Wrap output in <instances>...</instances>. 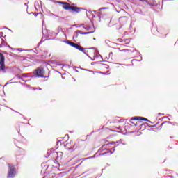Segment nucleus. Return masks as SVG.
<instances>
[{"instance_id":"1","label":"nucleus","mask_w":178,"mask_h":178,"mask_svg":"<svg viewBox=\"0 0 178 178\" xmlns=\"http://www.w3.org/2000/svg\"><path fill=\"white\" fill-rule=\"evenodd\" d=\"M54 3H58L59 5H63V8L65 9V10H67L70 13H80L81 10H86L87 11V9H85L84 8L77 7V6H72L70 4H67V3L66 1H54Z\"/></svg>"},{"instance_id":"2","label":"nucleus","mask_w":178,"mask_h":178,"mask_svg":"<svg viewBox=\"0 0 178 178\" xmlns=\"http://www.w3.org/2000/svg\"><path fill=\"white\" fill-rule=\"evenodd\" d=\"M51 72L49 71L48 76H45V69L40 66L33 70V75L31 76L33 79H49Z\"/></svg>"},{"instance_id":"3","label":"nucleus","mask_w":178,"mask_h":178,"mask_svg":"<svg viewBox=\"0 0 178 178\" xmlns=\"http://www.w3.org/2000/svg\"><path fill=\"white\" fill-rule=\"evenodd\" d=\"M8 173L7 177L8 178L15 177L16 175V168L13 165H12V164L10 163H8Z\"/></svg>"},{"instance_id":"4","label":"nucleus","mask_w":178,"mask_h":178,"mask_svg":"<svg viewBox=\"0 0 178 178\" xmlns=\"http://www.w3.org/2000/svg\"><path fill=\"white\" fill-rule=\"evenodd\" d=\"M42 34L44 37H46V38L52 37V34H54V32H51V30L47 29V28L44 29V21L42 22Z\"/></svg>"},{"instance_id":"5","label":"nucleus","mask_w":178,"mask_h":178,"mask_svg":"<svg viewBox=\"0 0 178 178\" xmlns=\"http://www.w3.org/2000/svg\"><path fill=\"white\" fill-rule=\"evenodd\" d=\"M54 156H56L54 159V162L56 163L58 162V159L60 161L63 156V152H54Z\"/></svg>"},{"instance_id":"6","label":"nucleus","mask_w":178,"mask_h":178,"mask_svg":"<svg viewBox=\"0 0 178 178\" xmlns=\"http://www.w3.org/2000/svg\"><path fill=\"white\" fill-rule=\"evenodd\" d=\"M63 42H65V44H67V45H70V47H72L73 48H75V49H77L79 48V44L76 43H73L70 40H63Z\"/></svg>"},{"instance_id":"7","label":"nucleus","mask_w":178,"mask_h":178,"mask_svg":"<svg viewBox=\"0 0 178 178\" xmlns=\"http://www.w3.org/2000/svg\"><path fill=\"white\" fill-rule=\"evenodd\" d=\"M76 49H78V51H80L81 52H83V54H84L85 55H86V56H88V58H91V56H90V55H88V54H87V52H88V51H86V49H87V48H84L80 45H79V48H77Z\"/></svg>"},{"instance_id":"8","label":"nucleus","mask_w":178,"mask_h":178,"mask_svg":"<svg viewBox=\"0 0 178 178\" xmlns=\"http://www.w3.org/2000/svg\"><path fill=\"white\" fill-rule=\"evenodd\" d=\"M158 124H159V122H157L156 124H155L154 125L149 124L148 122H145L143 124H141L140 126H145L143 128V130H145L147 126V127H156V126H158Z\"/></svg>"},{"instance_id":"9","label":"nucleus","mask_w":178,"mask_h":178,"mask_svg":"<svg viewBox=\"0 0 178 178\" xmlns=\"http://www.w3.org/2000/svg\"><path fill=\"white\" fill-rule=\"evenodd\" d=\"M5 64V56L0 53V66H3Z\"/></svg>"},{"instance_id":"10","label":"nucleus","mask_w":178,"mask_h":178,"mask_svg":"<svg viewBox=\"0 0 178 178\" xmlns=\"http://www.w3.org/2000/svg\"><path fill=\"white\" fill-rule=\"evenodd\" d=\"M86 15L88 17H92V19H94V17H95V15L92 13V10H88V13H86Z\"/></svg>"},{"instance_id":"11","label":"nucleus","mask_w":178,"mask_h":178,"mask_svg":"<svg viewBox=\"0 0 178 178\" xmlns=\"http://www.w3.org/2000/svg\"><path fill=\"white\" fill-rule=\"evenodd\" d=\"M108 154H109L110 155H112V154H113V152H111V149H110V150L108 149V150L107 152H106L99 154V156H105V155H108Z\"/></svg>"},{"instance_id":"12","label":"nucleus","mask_w":178,"mask_h":178,"mask_svg":"<svg viewBox=\"0 0 178 178\" xmlns=\"http://www.w3.org/2000/svg\"><path fill=\"white\" fill-rule=\"evenodd\" d=\"M6 69H8V67L5 66V63H4L3 66L0 65V73L1 72H2V73H6V71H5L6 70Z\"/></svg>"},{"instance_id":"13","label":"nucleus","mask_w":178,"mask_h":178,"mask_svg":"<svg viewBox=\"0 0 178 178\" xmlns=\"http://www.w3.org/2000/svg\"><path fill=\"white\" fill-rule=\"evenodd\" d=\"M94 158H98V152H96L93 156L90 157H86L84 159L85 161H87V159H94Z\"/></svg>"},{"instance_id":"14","label":"nucleus","mask_w":178,"mask_h":178,"mask_svg":"<svg viewBox=\"0 0 178 178\" xmlns=\"http://www.w3.org/2000/svg\"><path fill=\"white\" fill-rule=\"evenodd\" d=\"M102 151H109V149L105 147V145H102L98 150V152H102Z\"/></svg>"},{"instance_id":"15","label":"nucleus","mask_w":178,"mask_h":178,"mask_svg":"<svg viewBox=\"0 0 178 178\" xmlns=\"http://www.w3.org/2000/svg\"><path fill=\"white\" fill-rule=\"evenodd\" d=\"M96 73H99L100 74H104V76H108L111 74V72L109 70L106 71V72H97Z\"/></svg>"},{"instance_id":"16","label":"nucleus","mask_w":178,"mask_h":178,"mask_svg":"<svg viewBox=\"0 0 178 178\" xmlns=\"http://www.w3.org/2000/svg\"><path fill=\"white\" fill-rule=\"evenodd\" d=\"M105 42L109 47H111V46L115 44V43L111 42L109 40H106Z\"/></svg>"},{"instance_id":"17","label":"nucleus","mask_w":178,"mask_h":178,"mask_svg":"<svg viewBox=\"0 0 178 178\" xmlns=\"http://www.w3.org/2000/svg\"><path fill=\"white\" fill-rule=\"evenodd\" d=\"M141 116H135L130 119V120H140Z\"/></svg>"},{"instance_id":"18","label":"nucleus","mask_w":178,"mask_h":178,"mask_svg":"<svg viewBox=\"0 0 178 178\" xmlns=\"http://www.w3.org/2000/svg\"><path fill=\"white\" fill-rule=\"evenodd\" d=\"M102 64V61H95L91 63V65L94 66V65H101Z\"/></svg>"},{"instance_id":"19","label":"nucleus","mask_w":178,"mask_h":178,"mask_svg":"<svg viewBox=\"0 0 178 178\" xmlns=\"http://www.w3.org/2000/svg\"><path fill=\"white\" fill-rule=\"evenodd\" d=\"M5 44H6V42L5 41V40L1 39V43L0 44V48H2V47H5Z\"/></svg>"},{"instance_id":"20","label":"nucleus","mask_w":178,"mask_h":178,"mask_svg":"<svg viewBox=\"0 0 178 178\" xmlns=\"http://www.w3.org/2000/svg\"><path fill=\"white\" fill-rule=\"evenodd\" d=\"M133 133H136V131H129V132H127V131H126V132H125V133H123L122 134H123V136H127L128 134H133Z\"/></svg>"},{"instance_id":"21","label":"nucleus","mask_w":178,"mask_h":178,"mask_svg":"<svg viewBox=\"0 0 178 178\" xmlns=\"http://www.w3.org/2000/svg\"><path fill=\"white\" fill-rule=\"evenodd\" d=\"M5 47H8V48H9L10 49H12V51H15V48L10 47V45H9L8 44V42H6V44H5Z\"/></svg>"},{"instance_id":"22","label":"nucleus","mask_w":178,"mask_h":178,"mask_svg":"<svg viewBox=\"0 0 178 178\" xmlns=\"http://www.w3.org/2000/svg\"><path fill=\"white\" fill-rule=\"evenodd\" d=\"M81 70H84L85 72H90V73H93V74H95V72L92 71V70H87L86 68H81Z\"/></svg>"},{"instance_id":"23","label":"nucleus","mask_w":178,"mask_h":178,"mask_svg":"<svg viewBox=\"0 0 178 178\" xmlns=\"http://www.w3.org/2000/svg\"><path fill=\"white\" fill-rule=\"evenodd\" d=\"M93 33H95V31H90V32H83L82 35H87V34H92Z\"/></svg>"},{"instance_id":"24","label":"nucleus","mask_w":178,"mask_h":178,"mask_svg":"<svg viewBox=\"0 0 178 178\" xmlns=\"http://www.w3.org/2000/svg\"><path fill=\"white\" fill-rule=\"evenodd\" d=\"M83 29H85V30H86L87 31H90V30H91V26L89 25H87L86 27L83 26Z\"/></svg>"},{"instance_id":"25","label":"nucleus","mask_w":178,"mask_h":178,"mask_svg":"<svg viewBox=\"0 0 178 178\" xmlns=\"http://www.w3.org/2000/svg\"><path fill=\"white\" fill-rule=\"evenodd\" d=\"M127 124L128 125H125L124 131H127V129H130V127H131V126H133V125H131V124H130L129 123H127Z\"/></svg>"},{"instance_id":"26","label":"nucleus","mask_w":178,"mask_h":178,"mask_svg":"<svg viewBox=\"0 0 178 178\" xmlns=\"http://www.w3.org/2000/svg\"><path fill=\"white\" fill-rule=\"evenodd\" d=\"M35 51H33V52L35 53V54H37V55H38V54H40V52L41 51V50H40V49H38V48H35L34 49Z\"/></svg>"},{"instance_id":"27","label":"nucleus","mask_w":178,"mask_h":178,"mask_svg":"<svg viewBox=\"0 0 178 178\" xmlns=\"http://www.w3.org/2000/svg\"><path fill=\"white\" fill-rule=\"evenodd\" d=\"M0 52H1V54H3V55H8V56H12V55L9 54L8 52L6 51H3L2 50H0Z\"/></svg>"},{"instance_id":"28","label":"nucleus","mask_w":178,"mask_h":178,"mask_svg":"<svg viewBox=\"0 0 178 178\" xmlns=\"http://www.w3.org/2000/svg\"><path fill=\"white\" fill-rule=\"evenodd\" d=\"M140 120H143V122H150L148 118H145L144 117H140Z\"/></svg>"},{"instance_id":"29","label":"nucleus","mask_w":178,"mask_h":178,"mask_svg":"<svg viewBox=\"0 0 178 178\" xmlns=\"http://www.w3.org/2000/svg\"><path fill=\"white\" fill-rule=\"evenodd\" d=\"M116 147H119V144H117L115 146H114L113 147H112L111 149V151H113V152L114 153L115 152V151H116Z\"/></svg>"},{"instance_id":"30","label":"nucleus","mask_w":178,"mask_h":178,"mask_svg":"<svg viewBox=\"0 0 178 178\" xmlns=\"http://www.w3.org/2000/svg\"><path fill=\"white\" fill-rule=\"evenodd\" d=\"M79 37V33L76 31L74 33L73 38H77Z\"/></svg>"},{"instance_id":"31","label":"nucleus","mask_w":178,"mask_h":178,"mask_svg":"<svg viewBox=\"0 0 178 178\" xmlns=\"http://www.w3.org/2000/svg\"><path fill=\"white\" fill-rule=\"evenodd\" d=\"M143 60V56H141L140 55V60H136V59H134L132 60V62H141Z\"/></svg>"},{"instance_id":"32","label":"nucleus","mask_w":178,"mask_h":178,"mask_svg":"<svg viewBox=\"0 0 178 178\" xmlns=\"http://www.w3.org/2000/svg\"><path fill=\"white\" fill-rule=\"evenodd\" d=\"M20 60H27V58L24 56H18Z\"/></svg>"},{"instance_id":"33","label":"nucleus","mask_w":178,"mask_h":178,"mask_svg":"<svg viewBox=\"0 0 178 178\" xmlns=\"http://www.w3.org/2000/svg\"><path fill=\"white\" fill-rule=\"evenodd\" d=\"M133 52H137V54H138L139 56H141V53H140V51H138V50H136V49H134Z\"/></svg>"},{"instance_id":"34","label":"nucleus","mask_w":178,"mask_h":178,"mask_svg":"<svg viewBox=\"0 0 178 178\" xmlns=\"http://www.w3.org/2000/svg\"><path fill=\"white\" fill-rule=\"evenodd\" d=\"M101 16H102V13H101V11H99L97 13V17H99V19H101Z\"/></svg>"},{"instance_id":"35","label":"nucleus","mask_w":178,"mask_h":178,"mask_svg":"<svg viewBox=\"0 0 178 178\" xmlns=\"http://www.w3.org/2000/svg\"><path fill=\"white\" fill-rule=\"evenodd\" d=\"M102 66H106L105 67V69H109V65H108V64H104V63H102L101 64Z\"/></svg>"},{"instance_id":"36","label":"nucleus","mask_w":178,"mask_h":178,"mask_svg":"<svg viewBox=\"0 0 178 178\" xmlns=\"http://www.w3.org/2000/svg\"><path fill=\"white\" fill-rule=\"evenodd\" d=\"M50 16H54V17H59V15L50 13Z\"/></svg>"},{"instance_id":"37","label":"nucleus","mask_w":178,"mask_h":178,"mask_svg":"<svg viewBox=\"0 0 178 178\" xmlns=\"http://www.w3.org/2000/svg\"><path fill=\"white\" fill-rule=\"evenodd\" d=\"M173 177H177L173 176V175H167L165 177V178H173Z\"/></svg>"},{"instance_id":"38","label":"nucleus","mask_w":178,"mask_h":178,"mask_svg":"<svg viewBox=\"0 0 178 178\" xmlns=\"http://www.w3.org/2000/svg\"><path fill=\"white\" fill-rule=\"evenodd\" d=\"M110 145H116V142L111 141L109 143Z\"/></svg>"},{"instance_id":"39","label":"nucleus","mask_w":178,"mask_h":178,"mask_svg":"<svg viewBox=\"0 0 178 178\" xmlns=\"http://www.w3.org/2000/svg\"><path fill=\"white\" fill-rule=\"evenodd\" d=\"M165 124V123H161V124H160V126L158 127V129H159V130H161L162 129V126H163Z\"/></svg>"},{"instance_id":"40","label":"nucleus","mask_w":178,"mask_h":178,"mask_svg":"<svg viewBox=\"0 0 178 178\" xmlns=\"http://www.w3.org/2000/svg\"><path fill=\"white\" fill-rule=\"evenodd\" d=\"M0 35H1V36H0V38H1V40H3V32H0Z\"/></svg>"},{"instance_id":"41","label":"nucleus","mask_w":178,"mask_h":178,"mask_svg":"<svg viewBox=\"0 0 178 178\" xmlns=\"http://www.w3.org/2000/svg\"><path fill=\"white\" fill-rule=\"evenodd\" d=\"M105 9H108V8H106V7L101 8L99 9V12H101V10H104Z\"/></svg>"},{"instance_id":"42","label":"nucleus","mask_w":178,"mask_h":178,"mask_svg":"<svg viewBox=\"0 0 178 178\" xmlns=\"http://www.w3.org/2000/svg\"><path fill=\"white\" fill-rule=\"evenodd\" d=\"M42 40H41L38 44V46L36 47V48H40V45H41V44H42Z\"/></svg>"},{"instance_id":"43","label":"nucleus","mask_w":178,"mask_h":178,"mask_svg":"<svg viewBox=\"0 0 178 178\" xmlns=\"http://www.w3.org/2000/svg\"><path fill=\"white\" fill-rule=\"evenodd\" d=\"M37 6H38V8H40V4L38 3V1H35V8L37 7Z\"/></svg>"},{"instance_id":"44","label":"nucleus","mask_w":178,"mask_h":178,"mask_svg":"<svg viewBox=\"0 0 178 178\" xmlns=\"http://www.w3.org/2000/svg\"><path fill=\"white\" fill-rule=\"evenodd\" d=\"M122 141H123V139H120L119 140L116 141V144H120V143H122Z\"/></svg>"},{"instance_id":"45","label":"nucleus","mask_w":178,"mask_h":178,"mask_svg":"<svg viewBox=\"0 0 178 178\" xmlns=\"http://www.w3.org/2000/svg\"><path fill=\"white\" fill-rule=\"evenodd\" d=\"M140 123H141V121L137 122L136 124H134V126L137 127V126H138V124H140Z\"/></svg>"},{"instance_id":"46","label":"nucleus","mask_w":178,"mask_h":178,"mask_svg":"<svg viewBox=\"0 0 178 178\" xmlns=\"http://www.w3.org/2000/svg\"><path fill=\"white\" fill-rule=\"evenodd\" d=\"M125 44H130V41L128 39L124 40Z\"/></svg>"},{"instance_id":"47","label":"nucleus","mask_w":178,"mask_h":178,"mask_svg":"<svg viewBox=\"0 0 178 178\" xmlns=\"http://www.w3.org/2000/svg\"><path fill=\"white\" fill-rule=\"evenodd\" d=\"M76 32L78 33V34H81L83 35V32H82L81 31L77 30Z\"/></svg>"},{"instance_id":"48","label":"nucleus","mask_w":178,"mask_h":178,"mask_svg":"<svg viewBox=\"0 0 178 178\" xmlns=\"http://www.w3.org/2000/svg\"><path fill=\"white\" fill-rule=\"evenodd\" d=\"M115 129H116V130H122V127L119 126V127H115Z\"/></svg>"},{"instance_id":"49","label":"nucleus","mask_w":178,"mask_h":178,"mask_svg":"<svg viewBox=\"0 0 178 178\" xmlns=\"http://www.w3.org/2000/svg\"><path fill=\"white\" fill-rule=\"evenodd\" d=\"M127 51H129V49H124L122 50H120V52H126Z\"/></svg>"},{"instance_id":"50","label":"nucleus","mask_w":178,"mask_h":178,"mask_svg":"<svg viewBox=\"0 0 178 178\" xmlns=\"http://www.w3.org/2000/svg\"><path fill=\"white\" fill-rule=\"evenodd\" d=\"M164 124H166L168 123V124H172V122H170V121H165V122H163Z\"/></svg>"},{"instance_id":"51","label":"nucleus","mask_w":178,"mask_h":178,"mask_svg":"<svg viewBox=\"0 0 178 178\" xmlns=\"http://www.w3.org/2000/svg\"><path fill=\"white\" fill-rule=\"evenodd\" d=\"M8 84H13V82H10V83L8 82V83H6L4 85V87H6V86H8Z\"/></svg>"},{"instance_id":"52","label":"nucleus","mask_w":178,"mask_h":178,"mask_svg":"<svg viewBox=\"0 0 178 178\" xmlns=\"http://www.w3.org/2000/svg\"><path fill=\"white\" fill-rule=\"evenodd\" d=\"M144 127H145V126H141V124H140L139 130H141V129H143V130H144Z\"/></svg>"},{"instance_id":"53","label":"nucleus","mask_w":178,"mask_h":178,"mask_svg":"<svg viewBox=\"0 0 178 178\" xmlns=\"http://www.w3.org/2000/svg\"><path fill=\"white\" fill-rule=\"evenodd\" d=\"M104 147H109L111 145V144H109V143H108L104 144Z\"/></svg>"},{"instance_id":"54","label":"nucleus","mask_w":178,"mask_h":178,"mask_svg":"<svg viewBox=\"0 0 178 178\" xmlns=\"http://www.w3.org/2000/svg\"><path fill=\"white\" fill-rule=\"evenodd\" d=\"M113 55V52H110L108 54L109 58L112 57Z\"/></svg>"},{"instance_id":"55","label":"nucleus","mask_w":178,"mask_h":178,"mask_svg":"<svg viewBox=\"0 0 178 178\" xmlns=\"http://www.w3.org/2000/svg\"><path fill=\"white\" fill-rule=\"evenodd\" d=\"M143 2H146L147 5H149V1H148V0H143Z\"/></svg>"},{"instance_id":"56","label":"nucleus","mask_w":178,"mask_h":178,"mask_svg":"<svg viewBox=\"0 0 178 178\" xmlns=\"http://www.w3.org/2000/svg\"><path fill=\"white\" fill-rule=\"evenodd\" d=\"M33 15H34L35 17H37L40 13H33Z\"/></svg>"},{"instance_id":"57","label":"nucleus","mask_w":178,"mask_h":178,"mask_svg":"<svg viewBox=\"0 0 178 178\" xmlns=\"http://www.w3.org/2000/svg\"><path fill=\"white\" fill-rule=\"evenodd\" d=\"M117 133H119L120 134H123V131H122V130L118 131Z\"/></svg>"},{"instance_id":"58","label":"nucleus","mask_w":178,"mask_h":178,"mask_svg":"<svg viewBox=\"0 0 178 178\" xmlns=\"http://www.w3.org/2000/svg\"><path fill=\"white\" fill-rule=\"evenodd\" d=\"M97 131H92L90 133V136L92 135V134H94V133H97Z\"/></svg>"},{"instance_id":"59","label":"nucleus","mask_w":178,"mask_h":178,"mask_svg":"<svg viewBox=\"0 0 178 178\" xmlns=\"http://www.w3.org/2000/svg\"><path fill=\"white\" fill-rule=\"evenodd\" d=\"M92 13H95V15H97V13H98L99 12H97V10H92Z\"/></svg>"},{"instance_id":"60","label":"nucleus","mask_w":178,"mask_h":178,"mask_svg":"<svg viewBox=\"0 0 178 178\" xmlns=\"http://www.w3.org/2000/svg\"><path fill=\"white\" fill-rule=\"evenodd\" d=\"M89 59H90V60L94 61V60H95V57H94V58H92V57H90V58H89Z\"/></svg>"},{"instance_id":"61","label":"nucleus","mask_w":178,"mask_h":178,"mask_svg":"<svg viewBox=\"0 0 178 178\" xmlns=\"http://www.w3.org/2000/svg\"><path fill=\"white\" fill-rule=\"evenodd\" d=\"M18 51H20L21 52H23V51H27V50H25V49H18Z\"/></svg>"},{"instance_id":"62","label":"nucleus","mask_w":178,"mask_h":178,"mask_svg":"<svg viewBox=\"0 0 178 178\" xmlns=\"http://www.w3.org/2000/svg\"><path fill=\"white\" fill-rule=\"evenodd\" d=\"M159 116H164L165 114H164V113H159Z\"/></svg>"},{"instance_id":"63","label":"nucleus","mask_w":178,"mask_h":178,"mask_svg":"<svg viewBox=\"0 0 178 178\" xmlns=\"http://www.w3.org/2000/svg\"><path fill=\"white\" fill-rule=\"evenodd\" d=\"M87 49H95V47H89V48H87Z\"/></svg>"},{"instance_id":"64","label":"nucleus","mask_w":178,"mask_h":178,"mask_svg":"<svg viewBox=\"0 0 178 178\" xmlns=\"http://www.w3.org/2000/svg\"><path fill=\"white\" fill-rule=\"evenodd\" d=\"M148 5H149L150 6H155V4H153V3H149V4H148Z\"/></svg>"}]
</instances>
